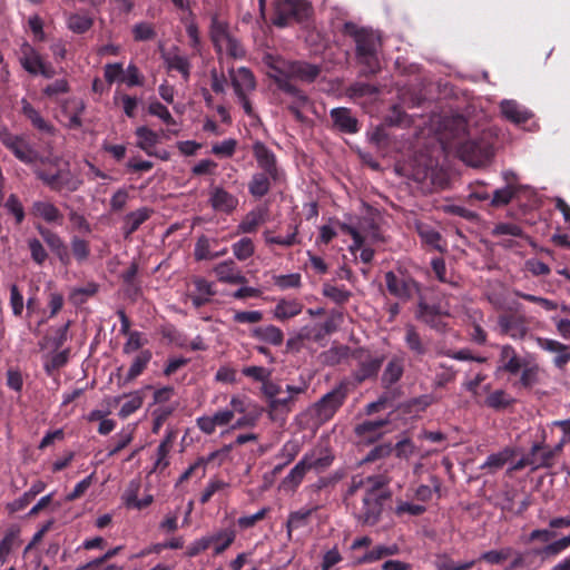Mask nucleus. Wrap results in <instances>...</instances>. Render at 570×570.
I'll use <instances>...</instances> for the list:
<instances>
[{
	"label": "nucleus",
	"mask_w": 570,
	"mask_h": 570,
	"mask_svg": "<svg viewBox=\"0 0 570 570\" xmlns=\"http://www.w3.org/2000/svg\"><path fill=\"white\" fill-rule=\"evenodd\" d=\"M264 61L268 67V77L274 80L281 91L292 98L288 108L299 119L302 117L301 109L306 107L309 100L293 80L311 83L321 75V67L306 61L286 60L271 55L266 56Z\"/></svg>",
	"instance_id": "nucleus-1"
},
{
	"label": "nucleus",
	"mask_w": 570,
	"mask_h": 570,
	"mask_svg": "<svg viewBox=\"0 0 570 570\" xmlns=\"http://www.w3.org/2000/svg\"><path fill=\"white\" fill-rule=\"evenodd\" d=\"M10 150L26 164L35 167L38 177L51 189L73 191L80 185V179L71 174L69 164L57 157L39 155L33 145H8Z\"/></svg>",
	"instance_id": "nucleus-2"
},
{
	"label": "nucleus",
	"mask_w": 570,
	"mask_h": 570,
	"mask_svg": "<svg viewBox=\"0 0 570 570\" xmlns=\"http://www.w3.org/2000/svg\"><path fill=\"white\" fill-rule=\"evenodd\" d=\"M384 475L355 476L350 487L355 518L363 524L373 525L380 518L383 501L389 497Z\"/></svg>",
	"instance_id": "nucleus-3"
},
{
	"label": "nucleus",
	"mask_w": 570,
	"mask_h": 570,
	"mask_svg": "<svg viewBox=\"0 0 570 570\" xmlns=\"http://www.w3.org/2000/svg\"><path fill=\"white\" fill-rule=\"evenodd\" d=\"M343 32L353 38L355 42V56L363 66V76L375 75L380 71L379 51L382 47V38L379 31L372 28L358 27L354 22H345Z\"/></svg>",
	"instance_id": "nucleus-4"
},
{
	"label": "nucleus",
	"mask_w": 570,
	"mask_h": 570,
	"mask_svg": "<svg viewBox=\"0 0 570 570\" xmlns=\"http://www.w3.org/2000/svg\"><path fill=\"white\" fill-rule=\"evenodd\" d=\"M210 39L219 60H223L224 56L233 59L245 58L246 50L239 39L230 30L229 24L217 17L212 19Z\"/></svg>",
	"instance_id": "nucleus-5"
},
{
	"label": "nucleus",
	"mask_w": 570,
	"mask_h": 570,
	"mask_svg": "<svg viewBox=\"0 0 570 570\" xmlns=\"http://www.w3.org/2000/svg\"><path fill=\"white\" fill-rule=\"evenodd\" d=\"M340 228L353 238L350 252L355 254L356 250L361 249V261L370 263L374 256V250L368 246V244L379 239V232L373 223L367 219L360 220L356 225L342 223L340 224Z\"/></svg>",
	"instance_id": "nucleus-6"
},
{
	"label": "nucleus",
	"mask_w": 570,
	"mask_h": 570,
	"mask_svg": "<svg viewBox=\"0 0 570 570\" xmlns=\"http://www.w3.org/2000/svg\"><path fill=\"white\" fill-rule=\"evenodd\" d=\"M228 77L234 92L248 116H254V109L249 100V95L256 89V79L250 69L239 67L229 68Z\"/></svg>",
	"instance_id": "nucleus-7"
},
{
	"label": "nucleus",
	"mask_w": 570,
	"mask_h": 570,
	"mask_svg": "<svg viewBox=\"0 0 570 570\" xmlns=\"http://www.w3.org/2000/svg\"><path fill=\"white\" fill-rule=\"evenodd\" d=\"M312 14V6L305 0H281L277 3L273 22L277 27H286L292 21L303 22Z\"/></svg>",
	"instance_id": "nucleus-8"
},
{
	"label": "nucleus",
	"mask_w": 570,
	"mask_h": 570,
	"mask_svg": "<svg viewBox=\"0 0 570 570\" xmlns=\"http://www.w3.org/2000/svg\"><path fill=\"white\" fill-rule=\"evenodd\" d=\"M345 397L346 394L342 387L334 389L312 405L305 412V415H309L314 420L315 424H323L334 416L336 411L343 404Z\"/></svg>",
	"instance_id": "nucleus-9"
},
{
	"label": "nucleus",
	"mask_w": 570,
	"mask_h": 570,
	"mask_svg": "<svg viewBox=\"0 0 570 570\" xmlns=\"http://www.w3.org/2000/svg\"><path fill=\"white\" fill-rule=\"evenodd\" d=\"M308 383L302 381L298 385L287 384L285 393L272 401L268 405L269 416L273 420L284 419L293 409L298 395L306 393Z\"/></svg>",
	"instance_id": "nucleus-10"
},
{
	"label": "nucleus",
	"mask_w": 570,
	"mask_h": 570,
	"mask_svg": "<svg viewBox=\"0 0 570 570\" xmlns=\"http://www.w3.org/2000/svg\"><path fill=\"white\" fill-rule=\"evenodd\" d=\"M455 154L466 166L473 168L487 167L494 157L491 145H456Z\"/></svg>",
	"instance_id": "nucleus-11"
},
{
	"label": "nucleus",
	"mask_w": 570,
	"mask_h": 570,
	"mask_svg": "<svg viewBox=\"0 0 570 570\" xmlns=\"http://www.w3.org/2000/svg\"><path fill=\"white\" fill-rule=\"evenodd\" d=\"M234 420V411L228 409H220L210 415H203L197 417L196 425L205 434H213L217 428H224L232 423Z\"/></svg>",
	"instance_id": "nucleus-12"
},
{
	"label": "nucleus",
	"mask_w": 570,
	"mask_h": 570,
	"mask_svg": "<svg viewBox=\"0 0 570 570\" xmlns=\"http://www.w3.org/2000/svg\"><path fill=\"white\" fill-rule=\"evenodd\" d=\"M140 489V479H132L127 484L124 493L121 494V501L127 509L141 510L153 503L154 497L149 493L144 494L141 499L138 498Z\"/></svg>",
	"instance_id": "nucleus-13"
},
{
	"label": "nucleus",
	"mask_w": 570,
	"mask_h": 570,
	"mask_svg": "<svg viewBox=\"0 0 570 570\" xmlns=\"http://www.w3.org/2000/svg\"><path fill=\"white\" fill-rule=\"evenodd\" d=\"M330 117L334 128L341 132L352 135L360 130L358 120L346 107L333 108L330 111Z\"/></svg>",
	"instance_id": "nucleus-14"
},
{
	"label": "nucleus",
	"mask_w": 570,
	"mask_h": 570,
	"mask_svg": "<svg viewBox=\"0 0 570 570\" xmlns=\"http://www.w3.org/2000/svg\"><path fill=\"white\" fill-rule=\"evenodd\" d=\"M31 215L53 225H61L63 220L61 212L48 200L35 202L31 207Z\"/></svg>",
	"instance_id": "nucleus-15"
},
{
	"label": "nucleus",
	"mask_w": 570,
	"mask_h": 570,
	"mask_svg": "<svg viewBox=\"0 0 570 570\" xmlns=\"http://www.w3.org/2000/svg\"><path fill=\"white\" fill-rule=\"evenodd\" d=\"M500 110L505 119L515 125H524L533 117L529 109L514 100H503Z\"/></svg>",
	"instance_id": "nucleus-16"
},
{
	"label": "nucleus",
	"mask_w": 570,
	"mask_h": 570,
	"mask_svg": "<svg viewBox=\"0 0 570 570\" xmlns=\"http://www.w3.org/2000/svg\"><path fill=\"white\" fill-rule=\"evenodd\" d=\"M387 424L384 420L365 421L355 428V434L360 441L372 443L380 439L386 431L384 430Z\"/></svg>",
	"instance_id": "nucleus-17"
},
{
	"label": "nucleus",
	"mask_w": 570,
	"mask_h": 570,
	"mask_svg": "<svg viewBox=\"0 0 570 570\" xmlns=\"http://www.w3.org/2000/svg\"><path fill=\"white\" fill-rule=\"evenodd\" d=\"M23 116L31 122L32 127L40 134L53 136L55 127L36 110L27 99L21 100Z\"/></svg>",
	"instance_id": "nucleus-18"
},
{
	"label": "nucleus",
	"mask_w": 570,
	"mask_h": 570,
	"mask_svg": "<svg viewBox=\"0 0 570 570\" xmlns=\"http://www.w3.org/2000/svg\"><path fill=\"white\" fill-rule=\"evenodd\" d=\"M214 272L218 278V281L228 284H245L246 277L243 275L242 271L236 266V264L228 259L217 264L214 267Z\"/></svg>",
	"instance_id": "nucleus-19"
},
{
	"label": "nucleus",
	"mask_w": 570,
	"mask_h": 570,
	"mask_svg": "<svg viewBox=\"0 0 570 570\" xmlns=\"http://www.w3.org/2000/svg\"><path fill=\"white\" fill-rule=\"evenodd\" d=\"M379 94L380 88L377 86L363 81H355L344 89V96L353 101H360L362 99L372 100L375 99Z\"/></svg>",
	"instance_id": "nucleus-20"
},
{
	"label": "nucleus",
	"mask_w": 570,
	"mask_h": 570,
	"mask_svg": "<svg viewBox=\"0 0 570 570\" xmlns=\"http://www.w3.org/2000/svg\"><path fill=\"white\" fill-rule=\"evenodd\" d=\"M385 281L389 292L402 299L410 297L416 289L414 282L411 279L399 278L392 272L386 273Z\"/></svg>",
	"instance_id": "nucleus-21"
},
{
	"label": "nucleus",
	"mask_w": 570,
	"mask_h": 570,
	"mask_svg": "<svg viewBox=\"0 0 570 570\" xmlns=\"http://www.w3.org/2000/svg\"><path fill=\"white\" fill-rule=\"evenodd\" d=\"M19 61L27 72L38 75L43 60L40 53L30 43L23 42L20 46Z\"/></svg>",
	"instance_id": "nucleus-22"
},
{
	"label": "nucleus",
	"mask_w": 570,
	"mask_h": 570,
	"mask_svg": "<svg viewBox=\"0 0 570 570\" xmlns=\"http://www.w3.org/2000/svg\"><path fill=\"white\" fill-rule=\"evenodd\" d=\"M163 58L168 70L178 71L186 81L189 79L190 62L186 56L179 53L177 48L164 53Z\"/></svg>",
	"instance_id": "nucleus-23"
},
{
	"label": "nucleus",
	"mask_w": 570,
	"mask_h": 570,
	"mask_svg": "<svg viewBox=\"0 0 570 570\" xmlns=\"http://www.w3.org/2000/svg\"><path fill=\"white\" fill-rule=\"evenodd\" d=\"M557 455L552 448H546L542 443H535L531 446L528 463L534 468H550L553 465Z\"/></svg>",
	"instance_id": "nucleus-24"
},
{
	"label": "nucleus",
	"mask_w": 570,
	"mask_h": 570,
	"mask_svg": "<svg viewBox=\"0 0 570 570\" xmlns=\"http://www.w3.org/2000/svg\"><path fill=\"white\" fill-rule=\"evenodd\" d=\"M308 464L311 463L303 458L284 478L279 484V488L286 492H293L301 484L304 475L309 470Z\"/></svg>",
	"instance_id": "nucleus-25"
},
{
	"label": "nucleus",
	"mask_w": 570,
	"mask_h": 570,
	"mask_svg": "<svg viewBox=\"0 0 570 570\" xmlns=\"http://www.w3.org/2000/svg\"><path fill=\"white\" fill-rule=\"evenodd\" d=\"M38 230L42 236L43 240L51 248V250L59 257V259L63 264H68L69 252L67 246L63 244L62 239L57 234L41 226L38 227Z\"/></svg>",
	"instance_id": "nucleus-26"
},
{
	"label": "nucleus",
	"mask_w": 570,
	"mask_h": 570,
	"mask_svg": "<svg viewBox=\"0 0 570 570\" xmlns=\"http://www.w3.org/2000/svg\"><path fill=\"white\" fill-rule=\"evenodd\" d=\"M267 219V212L265 208H256L249 212L237 227V233L252 234L263 225Z\"/></svg>",
	"instance_id": "nucleus-27"
},
{
	"label": "nucleus",
	"mask_w": 570,
	"mask_h": 570,
	"mask_svg": "<svg viewBox=\"0 0 570 570\" xmlns=\"http://www.w3.org/2000/svg\"><path fill=\"white\" fill-rule=\"evenodd\" d=\"M210 203L215 210L229 213L237 207L236 197L222 188H215L210 196Z\"/></svg>",
	"instance_id": "nucleus-28"
},
{
	"label": "nucleus",
	"mask_w": 570,
	"mask_h": 570,
	"mask_svg": "<svg viewBox=\"0 0 570 570\" xmlns=\"http://www.w3.org/2000/svg\"><path fill=\"white\" fill-rule=\"evenodd\" d=\"M502 333L512 338H522L527 334V327L522 320L513 316H500L498 321Z\"/></svg>",
	"instance_id": "nucleus-29"
},
{
	"label": "nucleus",
	"mask_w": 570,
	"mask_h": 570,
	"mask_svg": "<svg viewBox=\"0 0 570 570\" xmlns=\"http://www.w3.org/2000/svg\"><path fill=\"white\" fill-rule=\"evenodd\" d=\"M500 362V368L508 371L512 374L518 373L523 366L522 360L517 355V352L510 345L502 346Z\"/></svg>",
	"instance_id": "nucleus-30"
},
{
	"label": "nucleus",
	"mask_w": 570,
	"mask_h": 570,
	"mask_svg": "<svg viewBox=\"0 0 570 570\" xmlns=\"http://www.w3.org/2000/svg\"><path fill=\"white\" fill-rule=\"evenodd\" d=\"M303 309L302 304L296 299H282L279 301L274 311V317L279 321H286L289 320L296 315H298Z\"/></svg>",
	"instance_id": "nucleus-31"
},
{
	"label": "nucleus",
	"mask_w": 570,
	"mask_h": 570,
	"mask_svg": "<svg viewBox=\"0 0 570 570\" xmlns=\"http://www.w3.org/2000/svg\"><path fill=\"white\" fill-rule=\"evenodd\" d=\"M253 335L258 340L275 346L281 345L284 340L283 332L274 325L257 327L253 331Z\"/></svg>",
	"instance_id": "nucleus-32"
},
{
	"label": "nucleus",
	"mask_w": 570,
	"mask_h": 570,
	"mask_svg": "<svg viewBox=\"0 0 570 570\" xmlns=\"http://www.w3.org/2000/svg\"><path fill=\"white\" fill-rule=\"evenodd\" d=\"M399 552V548L395 544L384 546L380 544L374 547L371 551L365 553L363 557L357 559V563H371L381 560L389 556H394Z\"/></svg>",
	"instance_id": "nucleus-33"
},
{
	"label": "nucleus",
	"mask_w": 570,
	"mask_h": 570,
	"mask_svg": "<svg viewBox=\"0 0 570 570\" xmlns=\"http://www.w3.org/2000/svg\"><path fill=\"white\" fill-rule=\"evenodd\" d=\"M151 210L147 207L131 212L125 217L127 234L134 233L138 227L150 217Z\"/></svg>",
	"instance_id": "nucleus-34"
},
{
	"label": "nucleus",
	"mask_w": 570,
	"mask_h": 570,
	"mask_svg": "<svg viewBox=\"0 0 570 570\" xmlns=\"http://www.w3.org/2000/svg\"><path fill=\"white\" fill-rule=\"evenodd\" d=\"M19 530H9L0 541V561L4 563L11 551L19 544Z\"/></svg>",
	"instance_id": "nucleus-35"
},
{
	"label": "nucleus",
	"mask_w": 570,
	"mask_h": 570,
	"mask_svg": "<svg viewBox=\"0 0 570 570\" xmlns=\"http://www.w3.org/2000/svg\"><path fill=\"white\" fill-rule=\"evenodd\" d=\"M62 108L65 112H68V126H80V115L85 108L82 100L76 98L67 100Z\"/></svg>",
	"instance_id": "nucleus-36"
},
{
	"label": "nucleus",
	"mask_w": 570,
	"mask_h": 570,
	"mask_svg": "<svg viewBox=\"0 0 570 570\" xmlns=\"http://www.w3.org/2000/svg\"><path fill=\"white\" fill-rule=\"evenodd\" d=\"M176 435H177L176 431H174L171 429L167 430L164 440L160 442V444L158 445V449H157V460H156L157 466H160V465L166 466L168 464L166 458L171 450V446L176 439Z\"/></svg>",
	"instance_id": "nucleus-37"
},
{
	"label": "nucleus",
	"mask_w": 570,
	"mask_h": 570,
	"mask_svg": "<svg viewBox=\"0 0 570 570\" xmlns=\"http://www.w3.org/2000/svg\"><path fill=\"white\" fill-rule=\"evenodd\" d=\"M255 155L259 166L269 175H274L275 158L274 155L265 147V145H255Z\"/></svg>",
	"instance_id": "nucleus-38"
},
{
	"label": "nucleus",
	"mask_w": 570,
	"mask_h": 570,
	"mask_svg": "<svg viewBox=\"0 0 570 570\" xmlns=\"http://www.w3.org/2000/svg\"><path fill=\"white\" fill-rule=\"evenodd\" d=\"M510 458L511 451L504 449L501 452L489 455L485 462L481 465V469H487L490 473L495 472L501 469Z\"/></svg>",
	"instance_id": "nucleus-39"
},
{
	"label": "nucleus",
	"mask_w": 570,
	"mask_h": 570,
	"mask_svg": "<svg viewBox=\"0 0 570 570\" xmlns=\"http://www.w3.org/2000/svg\"><path fill=\"white\" fill-rule=\"evenodd\" d=\"M233 254L238 261H245L253 256L255 252V245L248 237H243L232 246Z\"/></svg>",
	"instance_id": "nucleus-40"
},
{
	"label": "nucleus",
	"mask_w": 570,
	"mask_h": 570,
	"mask_svg": "<svg viewBox=\"0 0 570 570\" xmlns=\"http://www.w3.org/2000/svg\"><path fill=\"white\" fill-rule=\"evenodd\" d=\"M520 187L504 186L502 188L497 189L493 193L491 198V205L494 207H501L508 205L515 194L519 191Z\"/></svg>",
	"instance_id": "nucleus-41"
},
{
	"label": "nucleus",
	"mask_w": 570,
	"mask_h": 570,
	"mask_svg": "<svg viewBox=\"0 0 570 570\" xmlns=\"http://www.w3.org/2000/svg\"><path fill=\"white\" fill-rule=\"evenodd\" d=\"M144 402V397L140 392H134L128 395H126V401L122 403L119 415L121 417H127L134 412H136Z\"/></svg>",
	"instance_id": "nucleus-42"
},
{
	"label": "nucleus",
	"mask_w": 570,
	"mask_h": 570,
	"mask_svg": "<svg viewBox=\"0 0 570 570\" xmlns=\"http://www.w3.org/2000/svg\"><path fill=\"white\" fill-rule=\"evenodd\" d=\"M209 538L213 539L214 552L220 554L234 542L235 533L234 531H219Z\"/></svg>",
	"instance_id": "nucleus-43"
},
{
	"label": "nucleus",
	"mask_w": 570,
	"mask_h": 570,
	"mask_svg": "<svg viewBox=\"0 0 570 570\" xmlns=\"http://www.w3.org/2000/svg\"><path fill=\"white\" fill-rule=\"evenodd\" d=\"M312 512H313L312 509H301V510L294 511L289 514L287 524H286L288 537H291L292 531L294 529L302 528L306 524L307 519L309 518Z\"/></svg>",
	"instance_id": "nucleus-44"
},
{
	"label": "nucleus",
	"mask_w": 570,
	"mask_h": 570,
	"mask_svg": "<svg viewBox=\"0 0 570 570\" xmlns=\"http://www.w3.org/2000/svg\"><path fill=\"white\" fill-rule=\"evenodd\" d=\"M263 236L266 244L268 245L276 244L279 246L289 247L297 243V228L295 227L294 230L286 236H274L269 230H265Z\"/></svg>",
	"instance_id": "nucleus-45"
},
{
	"label": "nucleus",
	"mask_w": 570,
	"mask_h": 570,
	"mask_svg": "<svg viewBox=\"0 0 570 570\" xmlns=\"http://www.w3.org/2000/svg\"><path fill=\"white\" fill-rule=\"evenodd\" d=\"M513 554V550L509 547L499 550H490L480 556V560H484L490 564H500Z\"/></svg>",
	"instance_id": "nucleus-46"
},
{
	"label": "nucleus",
	"mask_w": 570,
	"mask_h": 570,
	"mask_svg": "<svg viewBox=\"0 0 570 570\" xmlns=\"http://www.w3.org/2000/svg\"><path fill=\"white\" fill-rule=\"evenodd\" d=\"M92 26V19L83 14H72L68 19V27L77 33H83Z\"/></svg>",
	"instance_id": "nucleus-47"
},
{
	"label": "nucleus",
	"mask_w": 570,
	"mask_h": 570,
	"mask_svg": "<svg viewBox=\"0 0 570 570\" xmlns=\"http://www.w3.org/2000/svg\"><path fill=\"white\" fill-rule=\"evenodd\" d=\"M151 354L148 351L141 352L137 355L128 370V380L137 377L149 363Z\"/></svg>",
	"instance_id": "nucleus-48"
},
{
	"label": "nucleus",
	"mask_w": 570,
	"mask_h": 570,
	"mask_svg": "<svg viewBox=\"0 0 570 570\" xmlns=\"http://www.w3.org/2000/svg\"><path fill=\"white\" fill-rule=\"evenodd\" d=\"M132 428H126L122 429L116 436H115V445L112 449L109 450L108 456H112L116 453H118L120 450L126 448L131 441H132Z\"/></svg>",
	"instance_id": "nucleus-49"
},
{
	"label": "nucleus",
	"mask_w": 570,
	"mask_h": 570,
	"mask_svg": "<svg viewBox=\"0 0 570 570\" xmlns=\"http://www.w3.org/2000/svg\"><path fill=\"white\" fill-rule=\"evenodd\" d=\"M274 284L281 289L295 288L301 285L299 274L275 275Z\"/></svg>",
	"instance_id": "nucleus-50"
},
{
	"label": "nucleus",
	"mask_w": 570,
	"mask_h": 570,
	"mask_svg": "<svg viewBox=\"0 0 570 570\" xmlns=\"http://www.w3.org/2000/svg\"><path fill=\"white\" fill-rule=\"evenodd\" d=\"M269 189L268 178L264 174H257L253 177L249 190L254 196H264Z\"/></svg>",
	"instance_id": "nucleus-51"
},
{
	"label": "nucleus",
	"mask_w": 570,
	"mask_h": 570,
	"mask_svg": "<svg viewBox=\"0 0 570 570\" xmlns=\"http://www.w3.org/2000/svg\"><path fill=\"white\" fill-rule=\"evenodd\" d=\"M402 373V363L396 360L391 361L383 373V381L387 384H393L401 377Z\"/></svg>",
	"instance_id": "nucleus-52"
},
{
	"label": "nucleus",
	"mask_w": 570,
	"mask_h": 570,
	"mask_svg": "<svg viewBox=\"0 0 570 570\" xmlns=\"http://www.w3.org/2000/svg\"><path fill=\"white\" fill-rule=\"evenodd\" d=\"M134 38L136 41H146L155 38L156 32L153 26L148 22H139L132 28Z\"/></svg>",
	"instance_id": "nucleus-53"
},
{
	"label": "nucleus",
	"mask_w": 570,
	"mask_h": 570,
	"mask_svg": "<svg viewBox=\"0 0 570 570\" xmlns=\"http://www.w3.org/2000/svg\"><path fill=\"white\" fill-rule=\"evenodd\" d=\"M234 322L239 324H255L263 320L261 311H240L233 316Z\"/></svg>",
	"instance_id": "nucleus-54"
},
{
	"label": "nucleus",
	"mask_w": 570,
	"mask_h": 570,
	"mask_svg": "<svg viewBox=\"0 0 570 570\" xmlns=\"http://www.w3.org/2000/svg\"><path fill=\"white\" fill-rule=\"evenodd\" d=\"M148 111L150 115L160 118L165 124L173 125L175 124L169 110L166 106L160 104L159 101H154L149 104Z\"/></svg>",
	"instance_id": "nucleus-55"
},
{
	"label": "nucleus",
	"mask_w": 570,
	"mask_h": 570,
	"mask_svg": "<svg viewBox=\"0 0 570 570\" xmlns=\"http://www.w3.org/2000/svg\"><path fill=\"white\" fill-rule=\"evenodd\" d=\"M262 391L268 401V405L272 403V401L278 399V396L285 393V390L281 384L269 380L263 383Z\"/></svg>",
	"instance_id": "nucleus-56"
},
{
	"label": "nucleus",
	"mask_w": 570,
	"mask_h": 570,
	"mask_svg": "<svg viewBox=\"0 0 570 570\" xmlns=\"http://www.w3.org/2000/svg\"><path fill=\"white\" fill-rule=\"evenodd\" d=\"M209 248H210V246H209L208 238L200 237L197 240L196 246H195L194 254H195L196 259L203 261V259H214V258H216L217 254H212Z\"/></svg>",
	"instance_id": "nucleus-57"
},
{
	"label": "nucleus",
	"mask_w": 570,
	"mask_h": 570,
	"mask_svg": "<svg viewBox=\"0 0 570 570\" xmlns=\"http://www.w3.org/2000/svg\"><path fill=\"white\" fill-rule=\"evenodd\" d=\"M419 234L421 238L429 245L433 246L434 248L442 250V247L440 245V235L434 229L428 227V226H419Z\"/></svg>",
	"instance_id": "nucleus-58"
},
{
	"label": "nucleus",
	"mask_w": 570,
	"mask_h": 570,
	"mask_svg": "<svg viewBox=\"0 0 570 570\" xmlns=\"http://www.w3.org/2000/svg\"><path fill=\"white\" fill-rule=\"evenodd\" d=\"M568 547H570V534L548 544L541 550V553L544 556H556L566 550Z\"/></svg>",
	"instance_id": "nucleus-59"
},
{
	"label": "nucleus",
	"mask_w": 570,
	"mask_h": 570,
	"mask_svg": "<svg viewBox=\"0 0 570 570\" xmlns=\"http://www.w3.org/2000/svg\"><path fill=\"white\" fill-rule=\"evenodd\" d=\"M212 543H213V539H210L209 535L202 537L188 546L186 554L188 557H195V556L199 554L202 551L209 548L212 546Z\"/></svg>",
	"instance_id": "nucleus-60"
},
{
	"label": "nucleus",
	"mask_w": 570,
	"mask_h": 570,
	"mask_svg": "<svg viewBox=\"0 0 570 570\" xmlns=\"http://www.w3.org/2000/svg\"><path fill=\"white\" fill-rule=\"evenodd\" d=\"M206 473V461L204 459L197 460L194 464H191L179 478V482H183L189 479L191 475H197L202 479Z\"/></svg>",
	"instance_id": "nucleus-61"
},
{
	"label": "nucleus",
	"mask_w": 570,
	"mask_h": 570,
	"mask_svg": "<svg viewBox=\"0 0 570 570\" xmlns=\"http://www.w3.org/2000/svg\"><path fill=\"white\" fill-rule=\"evenodd\" d=\"M10 305L16 316H20L23 312L24 302L21 293L16 285L10 288Z\"/></svg>",
	"instance_id": "nucleus-62"
},
{
	"label": "nucleus",
	"mask_w": 570,
	"mask_h": 570,
	"mask_svg": "<svg viewBox=\"0 0 570 570\" xmlns=\"http://www.w3.org/2000/svg\"><path fill=\"white\" fill-rule=\"evenodd\" d=\"M228 484L222 480H212L200 495V502L206 503L218 491L227 488Z\"/></svg>",
	"instance_id": "nucleus-63"
},
{
	"label": "nucleus",
	"mask_w": 570,
	"mask_h": 570,
	"mask_svg": "<svg viewBox=\"0 0 570 570\" xmlns=\"http://www.w3.org/2000/svg\"><path fill=\"white\" fill-rule=\"evenodd\" d=\"M474 561L468 562H454L452 560H445L436 566V570H470L474 566Z\"/></svg>",
	"instance_id": "nucleus-64"
}]
</instances>
